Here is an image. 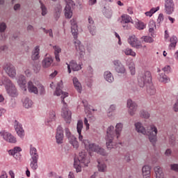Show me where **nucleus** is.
<instances>
[{
    "instance_id": "nucleus-54",
    "label": "nucleus",
    "mask_w": 178,
    "mask_h": 178,
    "mask_svg": "<svg viewBox=\"0 0 178 178\" xmlns=\"http://www.w3.org/2000/svg\"><path fill=\"white\" fill-rule=\"evenodd\" d=\"M43 31L46 34H49V37H51V38H54V33H52V29H49L47 31L45 29H43Z\"/></svg>"
},
{
    "instance_id": "nucleus-18",
    "label": "nucleus",
    "mask_w": 178,
    "mask_h": 178,
    "mask_svg": "<svg viewBox=\"0 0 178 178\" xmlns=\"http://www.w3.org/2000/svg\"><path fill=\"white\" fill-rule=\"evenodd\" d=\"M14 128L15 129V131L17 136H19V137H20L21 138H23L24 137L25 134L24 129H23L22 124L17 122V121H15Z\"/></svg>"
},
{
    "instance_id": "nucleus-24",
    "label": "nucleus",
    "mask_w": 178,
    "mask_h": 178,
    "mask_svg": "<svg viewBox=\"0 0 178 178\" xmlns=\"http://www.w3.org/2000/svg\"><path fill=\"white\" fill-rule=\"evenodd\" d=\"M97 169L99 172L105 173L106 172L107 166L105 162L101 159L97 160Z\"/></svg>"
},
{
    "instance_id": "nucleus-59",
    "label": "nucleus",
    "mask_w": 178,
    "mask_h": 178,
    "mask_svg": "<svg viewBox=\"0 0 178 178\" xmlns=\"http://www.w3.org/2000/svg\"><path fill=\"white\" fill-rule=\"evenodd\" d=\"M124 159L127 162H130L131 159H130V153H127Z\"/></svg>"
},
{
    "instance_id": "nucleus-9",
    "label": "nucleus",
    "mask_w": 178,
    "mask_h": 178,
    "mask_svg": "<svg viewBox=\"0 0 178 178\" xmlns=\"http://www.w3.org/2000/svg\"><path fill=\"white\" fill-rule=\"evenodd\" d=\"M64 1L66 4L65 8V16L66 19H72V16H73L72 8H73V6H76V3L73 0H64Z\"/></svg>"
},
{
    "instance_id": "nucleus-5",
    "label": "nucleus",
    "mask_w": 178,
    "mask_h": 178,
    "mask_svg": "<svg viewBox=\"0 0 178 178\" xmlns=\"http://www.w3.org/2000/svg\"><path fill=\"white\" fill-rule=\"evenodd\" d=\"M70 23L72 25V33L74 35V38L76 40V41L74 42L76 49L78 54H79L81 56H83V55H84L85 54L86 49H84V46L81 44V42L79 40H77V33L79 31V30L77 29V22L74 19H72L70 20Z\"/></svg>"
},
{
    "instance_id": "nucleus-29",
    "label": "nucleus",
    "mask_w": 178,
    "mask_h": 178,
    "mask_svg": "<svg viewBox=\"0 0 178 178\" xmlns=\"http://www.w3.org/2000/svg\"><path fill=\"white\" fill-rule=\"evenodd\" d=\"M54 50L55 59L56 62H60V58H59V54L62 52V49L58 45L53 46Z\"/></svg>"
},
{
    "instance_id": "nucleus-45",
    "label": "nucleus",
    "mask_w": 178,
    "mask_h": 178,
    "mask_svg": "<svg viewBox=\"0 0 178 178\" xmlns=\"http://www.w3.org/2000/svg\"><path fill=\"white\" fill-rule=\"evenodd\" d=\"M159 10V6L156 8H153L149 11L146 12L145 14L146 16H149V17H151V16H152L154 13L158 12Z\"/></svg>"
},
{
    "instance_id": "nucleus-12",
    "label": "nucleus",
    "mask_w": 178,
    "mask_h": 178,
    "mask_svg": "<svg viewBox=\"0 0 178 178\" xmlns=\"http://www.w3.org/2000/svg\"><path fill=\"white\" fill-rule=\"evenodd\" d=\"M3 70L11 79H15L16 77V68L15 66L10 63H7L3 66Z\"/></svg>"
},
{
    "instance_id": "nucleus-64",
    "label": "nucleus",
    "mask_w": 178,
    "mask_h": 178,
    "mask_svg": "<svg viewBox=\"0 0 178 178\" xmlns=\"http://www.w3.org/2000/svg\"><path fill=\"white\" fill-rule=\"evenodd\" d=\"M158 22H163V14H159L158 17Z\"/></svg>"
},
{
    "instance_id": "nucleus-33",
    "label": "nucleus",
    "mask_w": 178,
    "mask_h": 178,
    "mask_svg": "<svg viewBox=\"0 0 178 178\" xmlns=\"http://www.w3.org/2000/svg\"><path fill=\"white\" fill-rule=\"evenodd\" d=\"M146 86L147 94H149V95H155L156 90H155V87H154L152 83H148V85Z\"/></svg>"
},
{
    "instance_id": "nucleus-47",
    "label": "nucleus",
    "mask_w": 178,
    "mask_h": 178,
    "mask_svg": "<svg viewBox=\"0 0 178 178\" xmlns=\"http://www.w3.org/2000/svg\"><path fill=\"white\" fill-rule=\"evenodd\" d=\"M140 116L144 118L145 119H148V118H149V114L148 113L147 111L143 110L140 113Z\"/></svg>"
},
{
    "instance_id": "nucleus-8",
    "label": "nucleus",
    "mask_w": 178,
    "mask_h": 178,
    "mask_svg": "<svg viewBox=\"0 0 178 178\" xmlns=\"http://www.w3.org/2000/svg\"><path fill=\"white\" fill-rule=\"evenodd\" d=\"M138 86L142 88L152 83V76L151 75V72L149 71H146L140 74L138 78Z\"/></svg>"
},
{
    "instance_id": "nucleus-19",
    "label": "nucleus",
    "mask_w": 178,
    "mask_h": 178,
    "mask_svg": "<svg viewBox=\"0 0 178 178\" xmlns=\"http://www.w3.org/2000/svg\"><path fill=\"white\" fill-rule=\"evenodd\" d=\"M52 63H54V60L52 59V57L51 56H47L42 60V67L44 69H48V67H50Z\"/></svg>"
},
{
    "instance_id": "nucleus-48",
    "label": "nucleus",
    "mask_w": 178,
    "mask_h": 178,
    "mask_svg": "<svg viewBox=\"0 0 178 178\" xmlns=\"http://www.w3.org/2000/svg\"><path fill=\"white\" fill-rule=\"evenodd\" d=\"M142 38L145 42H149V44H151V42H154V39L150 36H144Z\"/></svg>"
},
{
    "instance_id": "nucleus-51",
    "label": "nucleus",
    "mask_w": 178,
    "mask_h": 178,
    "mask_svg": "<svg viewBox=\"0 0 178 178\" xmlns=\"http://www.w3.org/2000/svg\"><path fill=\"white\" fill-rule=\"evenodd\" d=\"M170 168L171 170L178 172V164H176V163L171 164V165H170Z\"/></svg>"
},
{
    "instance_id": "nucleus-1",
    "label": "nucleus",
    "mask_w": 178,
    "mask_h": 178,
    "mask_svg": "<svg viewBox=\"0 0 178 178\" xmlns=\"http://www.w3.org/2000/svg\"><path fill=\"white\" fill-rule=\"evenodd\" d=\"M123 129V124L118 123L115 127L113 126H110L107 129V135L106 136V144L108 149H112V148H118V144L122 145V143H118L119 137H120V134L122 133V129Z\"/></svg>"
},
{
    "instance_id": "nucleus-39",
    "label": "nucleus",
    "mask_w": 178,
    "mask_h": 178,
    "mask_svg": "<svg viewBox=\"0 0 178 178\" xmlns=\"http://www.w3.org/2000/svg\"><path fill=\"white\" fill-rule=\"evenodd\" d=\"M122 52H123V54L127 55V56H133L134 58H135V56L136 55V52L130 48H127V49L122 50Z\"/></svg>"
},
{
    "instance_id": "nucleus-41",
    "label": "nucleus",
    "mask_w": 178,
    "mask_h": 178,
    "mask_svg": "<svg viewBox=\"0 0 178 178\" xmlns=\"http://www.w3.org/2000/svg\"><path fill=\"white\" fill-rule=\"evenodd\" d=\"M170 42L171 43L169 45L170 49H172V48H175L176 44H177V37H176V36L171 37Z\"/></svg>"
},
{
    "instance_id": "nucleus-4",
    "label": "nucleus",
    "mask_w": 178,
    "mask_h": 178,
    "mask_svg": "<svg viewBox=\"0 0 178 178\" xmlns=\"http://www.w3.org/2000/svg\"><path fill=\"white\" fill-rule=\"evenodd\" d=\"M135 127L138 133H140L144 136H145V134H147L150 143L153 145H155V144L156 143V140L158 139V128H156L155 125L151 124L149 129H147V131L144 126H143V124H141V122H136Z\"/></svg>"
},
{
    "instance_id": "nucleus-60",
    "label": "nucleus",
    "mask_w": 178,
    "mask_h": 178,
    "mask_svg": "<svg viewBox=\"0 0 178 178\" xmlns=\"http://www.w3.org/2000/svg\"><path fill=\"white\" fill-rule=\"evenodd\" d=\"M165 155L166 156H170V155H172V150L170 149H168L165 152Z\"/></svg>"
},
{
    "instance_id": "nucleus-14",
    "label": "nucleus",
    "mask_w": 178,
    "mask_h": 178,
    "mask_svg": "<svg viewBox=\"0 0 178 178\" xmlns=\"http://www.w3.org/2000/svg\"><path fill=\"white\" fill-rule=\"evenodd\" d=\"M0 134L1 137H3V140H5V141H7V143H11V144H15L17 141L16 140V138L13 136L12 134L6 131H1Z\"/></svg>"
},
{
    "instance_id": "nucleus-15",
    "label": "nucleus",
    "mask_w": 178,
    "mask_h": 178,
    "mask_svg": "<svg viewBox=\"0 0 178 178\" xmlns=\"http://www.w3.org/2000/svg\"><path fill=\"white\" fill-rule=\"evenodd\" d=\"M67 66L68 73H72V70L73 72H79V70H81V64H77L76 60H72L70 62V63H66Z\"/></svg>"
},
{
    "instance_id": "nucleus-49",
    "label": "nucleus",
    "mask_w": 178,
    "mask_h": 178,
    "mask_svg": "<svg viewBox=\"0 0 178 178\" xmlns=\"http://www.w3.org/2000/svg\"><path fill=\"white\" fill-rule=\"evenodd\" d=\"M163 72H164V73H166L167 74H169V73H170V72H172V68L170 67V65H165L163 69H162Z\"/></svg>"
},
{
    "instance_id": "nucleus-42",
    "label": "nucleus",
    "mask_w": 178,
    "mask_h": 178,
    "mask_svg": "<svg viewBox=\"0 0 178 178\" xmlns=\"http://www.w3.org/2000/svg\"><path fill=\"white\" fill-rule=\"evenodd\" d=\"M135 27L138 30H144L145 28V24H144L143 22L138 21L135 24Z\"/></svg>"
},
{
    "instance_id": "nucleus-17",
    "label": "nucleus",
    "mask_w": 178,
    "mask_h": 178,
    "mask_svg": "<svg viewBox=\"0 0 178 178\" xmlns=\"http://www.w3.org/2000/svg\"><path fill=\"white\" fill-rule=\"evenodd\" d=\"M113 65L115 66V70L117 73H126V68L124 67V65L122 64V63L119 60H114Z\"/></svg>"
},
{
    "instance_id": "nucleus-22",
    "label": "nucleus",
    "mask_w": 178,
    "mask_h": 178,
    "mask_svg": "<svg viewBox=\"0 0 178 178\" xmlns=\"http://www.w3.org/2000/svg\"><path fill=\"white\" fill-rule=\"evenodd\" d=\"M22 151V148L19 147H14L13 149H11L8 152L9 155H12L15 158V159H20V152Z\"/></svg>"
},
{
    "instance_id": "nucleus-13",
    "label": "nucleus",
    "mask_w": 178,
    "mask_h": 178,
    "mask_svg": "<svg viewBox=\"0 0 178 178\" xmlns=\"http://www.w3.org/2000/svg\"><path fill=\"white\" fill-rule=\"evenodd\" d=\"M164 6L167 15H172L175 12V2L173 0H164Z\"/></svg>"
},
{
    "instance_id": "nucleus-36",
    "label": "nucleus",
    "mask_w": 178,
    "mask_h": 178,
    "mask_svg": "<svg viewBox=\"0 0 178 178\" xmlns=\"http://www.w3.org/2000/svg\"><path fill=\"white\" fill-rule=\"evenodd\" d=\"M30 166L32 170L38 169V159H31Z\"/></svg>"
},
{
    "instance_id": "nucleus-28",
    "label": "nucleus",
    "mask_w": 178,
    "mask_h": 178,
    "mask_svg": "<svg viewBox=\"0 0 178 178\" xmlns=\"http://www.w3.org/2000/svg\"><path fill=\"white\" fill-rule=\"evenodd\" d=\"M88 23L90 25H88V29L92 34V35H95V26L93 25L94 24V19H92V17H88Z\"/></svg>"
},
{
    "instance_id": "nucleus-3",
    "label": "nucleus",
    "mask_w": 178,
    "mask_h": 178,
    "mask_svg": "<svg viewBox=\"0 0 178 178\" xmlns=\"http://www.w3.org/2000/svg\"><path fill=\"white\" fill-rule=\"evenodd\" d=\"M63 88V82L60 81L57 83L54 95H57V97L61 95V103L63 104L61 116L65 119L67 123H70V121L72 120V112L69 111L67 104L65 102V98H66V97H69V93L62 91Z\"/></svg>"
},
{
    "instance_id": "nucleus-56",
    "label": "nucleus",
    "mask_w": 178,
    "mask_h": 178,
    "mask_svg": "<svg viewBox=\"0 0 178 178\" xmlns=\"http://www.w3.org/2000/svg\"><path fill=\"white\" fill-rule=\"evenodd\" d=\"M83 122H84V124L86 127V130H88L90 129V124H88V120L87 119V118H85Z\"/></svg>"
},
{
    "instance_id": "nucleus-55",
    "label": "nucleus",
    "mask_w": 178,
    "mask_h": 178,
    "mask_svg": "<svg viewBox=\"0 0 178 178\" xmlns=\"http://www.w3.org/2000/svg\"><path fill=\"white\" fill-rule=\"evenodd\" d=\"M65 131L66 137H67V138H70L72 135V133H70V130L69 129V128H65Z\"/></svg>"
},
{
    "instance_id": "nucleus-32",
    "label": "nucleus",
    "mask_w": 178,
    "mask_h": 178,
    "mask_svg": "<svg viewBox=\"0 0 178 178\" xmlns=\"http://www.w3.org/2000/svg\"><path fill=\"white\" fill-rule=\"evenodd\" d=\"M68 139L70 140V144H71L75 149H77V148H79V141H77V138L74 136H72Z\"/></svg>"
},
{
    "instance_id": "nucleus-6",
    "label": "nucleus",
    "mask_w": 178,
    "mask_h": 178,
    "mask_svg": "<svg viewBox=\"0 0 178 178\" xmlns=\"http://www.w3.org/2000/svg\"><path fill=\"white\" fill-rule=\"evenodd\" d=\"M88 163H90V156L87 155V152H80L78 160L74 161V168L76 169V173L81 172L82 168L88 166Z\"/></svg>"
},
{
    "instance_id": "nucleus-23",
    "label": "nucleus",
    "mask_w": 178,
    "mask_h": 178,
    "mask_svg": "<svg viewBox=\"0 0 178 178\" xmlns=\"http://www.w3.org/2000/svg\"><path fill=\"white\" fill-rule=\"evenodd\" d=\"M142 176L143 178H151V167L149 165H144L142 168Z\"/></svg>"
},
{
    "instance_id": "nucleus-25",
    "label": "nucleus",
    "mask_w": 178,
    "mask_h": 178,
    "mask_svg": "<svg viewBox=\"0 0 178 178\" xmlns=\"http://www.w3.org/2000/svg\"><path fill=\"white\" fill-rule=\"evenodd\" d=\"M154 173L156 175V178H165L163 170L160 166L154 167Z\"/></svg>"
},
{
    "instance_id": "nucleus-2",
    "label": "nucleus",
    "mask_w": 178,
    "mask_h": 178,
    "mask_svg": "<svg viewBox=\"0 0 178 178\" xmlns=\"http://www.w3.org/2000/svg\"><path fill=\"white\" fill-rule=\"evenodd\" d=\"M76 130L79 134V140L81 141L82 144L84 145L85 148L89 151V152H97L102 156H106L107 154L105 149L101 148L99 145L95 143H90L88 140H83V135H81V130H83V120H79L76 124Z\"/></svg>"
},
{
    "instance_id": "nucleus-16",
    "label": "nucleus",
    "mask_w": 178,
    "mask_h": 178,
    "mask_svg": "<svg viewBox=\"0 0 178 178\" xmlns=\"http://www.w3.org/2000/svg\"><path fill=\"white\" fill-rule=\"evenodd\" d=\"M127 105L129 115H131V116H134L137 111V104L135 102H134L131 99H128Z\"/></svg>"
},
{
    "instance_id": "nucleus-30",
    "label": "nucleus",
    "mask_w": 178,
    "mask_h": 178,
    "mask_svg": "<svg viewBox=\"0 0 178 178\" xmlns=\"http://www.w3.org/2000/svg\"><path fill=\"white\" fill-rule=\"evenodd\" d=\"M32 60H38L40 59V47L36 46L33 51L31 56Z\"/></svg>"
},
{
    "instance_id": "nucleus-46",
    "label": "nucleus",
    "mask_w": 178,
    "mask_h": 178,
    "mask_svg": "<svg viewBox=\"0 0 178 178\" xmlns=\"http://www.w3.org/2000/svg\"><path fill=\"white\" fill-rule=\"evenodd\" d=\"M40 2V9L42 10V16H45L48 13V10L47 9V7H45V5L42 4V3Z\"/></svg>"
},
{
    "instance_id": "nucleus-27",
    "label": "nucleus",
    "mask_w": 178,
    "mask_h": 178,
    "mask_svg": "<svg viewBox=\"0 0 178 178\" xmlns=\"http://www.w3.org/2000/svg\"><path fill=\"white\" fill-rule=\"evenodd\" d=\"M158 79L160 83H163V84H166L167 83L170 82V78L166 76V74L163 72L159 74Z\"/></svg>"
},
{
    "instance_id": "nucleus-63",
    "label": "nucleus",
    "mask_w": 178,
    "mask_h": 178,
    "mask_svg": "<svg viewBox=\"0 0 178 178\" xmlns=\"http://www.w3.org/2000/svg\"><path fill=\"white\" fill-rule=\"evenodd\" d=\"M88 3L90 6H92V5H95V3H97V0H89Z\"/></svg>"
},
{
    "instance_id": "nucleus-53",
    "label": "nucleus",
    "mask_w": 178,
    "mask_h": 178,
    "mask_svg": "<svg viewBox=\"0 0 178 178\" xmlns=\"http://www.w3.org/2000/svg\"><path fill=\"white\" fill-rule=\"evenodd\" d=\"M44 91H45L44 86L42 85H39L38 88V92H39L40 94H43Z\"/></svg>"
},
{
    "instance_id": "nucleus-10",
    "label": "nucleus",
    "mask_w": 178,
    "mask_h": 178,
    "mask_svg": "<svg viewBox=\"0 0 178 178\" xmlns=\"http://www.w3.org/2000/svg\"><path fill=\"white\" fill-rule=\"evenodd\" d=\"M128 43L134 48H136V49L146 48V46H143V44H141V42L138 40V38H137L136 35L129 36L128 38Z\"/></svg>"
},
{
    "instance_id": "nucleus-37",
    "label": "nucleus",
    "mask_w": 178,
    "mask_h": 178,
    "mask_svg": "<svg viewBox=\"0 0 178 178\" xmlns=\"http://www.w3.org/2000/svg\"><path fill=\"white\" fill-rule=\"evenodd\" d=\"M73 84L76 90L78 91V92H81V83H80L77 78L74 77L73 79Z\"/></svg>"
},
{
    "instance_id": "nucleus-35",
    "label": "nucleus",
    "mask_w": 178,
    "mask_h": 178,
    "mask_svg": "<svg viewBox=\"0 0 178 178\" xmlns=\"http://www.w3.org/2000/svg\"><path fill=\"white\" fill-rule=\"evenodd\" d=\"M23 106L24 108H26L27 109L29 108H31L33 106V101L31 99H29V97H26L22 100Z\"/></svg>"
},
{
    "instance_id": "nucleus-11",
    "label": "nucleus",
    "mask_w": 178,
    "mask_h": 178,
    "mask_svg": "<svg viewBox=\"0 0 178 178\" xmlns=\"http://www.w3.org/2000/svg\"><path fill=\"white\" fill-rule=\"evenodd\" d=\"M120 23H122V27L124 29V30H129V29H130V26H129V23L134 24V22H133V19L129 15L123 14L121 15Z\"/></svg>"
},
{
    "instance_id": "nucleus-7",
    "label": "nucleus",
    "mask_w": 178,
    "mask_h": 178,
    "mask_svg": "<svg viewBox=\"0 0 178 178\" xmlns=\"http://www.w3.org/2000/svg\"><path fill=\"white\" fill-rule=\"evenodd\" d=\"M0 81H3V85L5 86L7 93L10 97H17L19 93L17 92V89H16V86L12 83V81L9 79V78L6 76H2L1 78Z\"/></svg>"
},
{
    "instance_id": "nucleus-62",
    "label": "nucleus",
    "mask_w": 178,
    "mask_h": 178,
    "mask_svg": "<svg viewBox=\"0 0 178 178\" xmlns=\"http://www.w3.org/2000/svg\"><path fill=\"white\" fill-rule=\"evenodd\" d=\"M57 74H58V71H54L49 75V77L50 79H54V77H55Z\"/></svg>"
},
{
    "instance_id": "nucleus-57",
    "label": "nucleus",
    "mask_w": 178,
    "mask_h": 178,
    "mask_svg": "<svg viewBox=\"0 0 178 178\" xmlns=\"http://www.w3.org/2000/svg\"><path fill=\"white\" fill-rule=\"evenodd\" d=\"M169 144L172 146L176 145V140L175 139V138H170Z\"/></svg>"
},
{
    "instance_id": "nucleus-38",
    "label": "nucleus",
    "mask_w": 178,
    "mask_h": 178,
    "mask_svg": "<svg viewBox=\"0 0 178 178\" xmlns=\"http://www.w3.org/2000/svg\"><path fill=\"white\" fill-rule=\"evenodd\" d=\"M30 155L31 156V159H38V153L37 152V149L33 145H31V149H30Z\"/></svg>"
},
{
    "instance_id": "nucleus-50",
    "label": "nucleus",
    "mask_w": 178,
    "mask_h": 178,
    "mask_svg": "<svg viewBox=\"0 0 178 178\" xmlns=\"http://www.w3.org/2000/svg\"><path fill=\"white\" fill-rule=\"evenodd\" d=\"M116 109V106L115 105H111L108 109V117L111 118L112 116V113H113V111Z\"/></svg>"
},
{
    "instance_id": "nucleus-26",
    "label": "nucleus",
    "mask_w": 178,
    "mask_h": 178,
    "mask_svg": "<svg viewBox=\"0 0 178 178\" xmlns=\"http://www.w3.org/2000/svg\"><path fill=\"white\" fill-rule=\"evenodd\" d=\"M127 66H128L131 74L134 76V74H136V64L134 63V61H133V60H128L127 62Z\"/></svg>"
},
{
    "instance_id": "nucleus-52",
    "label": "nucleus",
    "mask_w": 178,
    "mask_h": 178,
    "mask_svg": "<svg viewBox=\"0 0 178 178\" xmlns=\"http://www.w3.org/2000/svg\"><path fill=\"white\" fill-rule=\"evenodd\" d=\"M5 30H6V24L2 22L1 24H0V32L3 33Z\"/></svg>"
},
{
    "instance_id": "nucleus-34",
    "label": "nucleus",
    "mask_w": 178,
    "mask_h": 178,
    "mask_svg": "<svg viewBox=\"0 0 178 178\" xmlns=\"http://www.w3.org/2000/svg\"><path fill=\"white\" fill-rule=\"evenodd\" d=\"M62 12V6L58 4L54 9V17L58 20V17H60V13Z\"/></svg>"
},
{
    "instance_id": "nucleus-44",
    "label": "nucleus",
    "mask_w": 178,
    "mask_h": 178,
    "mask_svg": "<svg viewBox=\"0 0 178 178\" xmlns=\"http://www.w3.org/2000/svg\"><path fill=\"white\" fill-rule=\"evenodd\" d=\"M56 119L55 111H50L49 114V118L47 119V123H51V122H54Z\"/></svg>"
},
{
    "instance_id": "nucleus-21",
    "label": "nucleus",
    "mask_w": 178,
    "mask_h": 178,
    "mask_svg": "<svg viewBox=\"0 0 178 178\" xmlns=\"http://www.w3.org/2000/svg\"><path fill=\"white\" fill-rule=\"evenodd\" d=\"M18 85L24 91H27V87L26 84L27 83V81H26V76L24 75H19L17 80Z\"/></svg>"
},
{
    "instance_id": "nucleus-31",
    "label": "nucleus",
    "mask_w": 178,
    "mask_h": 178,
    "mask_svg": "<svg viewBox=\"0 0 178 178\" xmlns=\"http://www.w3.org/2000/svg\"><path fill=\"white\" fill-rule=\"evenodd\" d=\"M28 90L29 92H33V94H38V88L34 86L31 81L28 82Z\"/></svg>"
},
{
    "instance_id": "nucleus-61",
    "label": "nucleus",
    "mask_w": 178,
    "mask_h": 178,
    "mask_svg": "<svg viewBox=\"0 0 178 178\" xmlns=\"http://www.w3.org/2000/svg\"><path fill=\"white\" fill-rule=\"evenodd\" d=\"M0 178H8V174L6 173V172L3 171L1 172V175L0 176Z\"/></svg>"
},
{
    "instance_id": "nucleus-43",
    "label": "nucleus",
    "mask_w": 178,
    "mask_h": 178,
    "mask_svg": "<svg viewBox=\"0 0 178 178\" xmlns=\"http://www.w3.org/2000/svg\"><path fill=\"white\" fill-rule=\"evenodd\" d=\"M155 29H156V24L154 22V20H151L149 22V32L154 33Z\"/></svg>"
},
{
    "instance_id": "nucleus-58",
    "label": "nucleus",
    "mask_w": 178,
    "mask_h": 178,
    "mask_svg": "<svg viewBox=\"0 0 178 178\" xmlns=\"http://www.w3.org/2000/svg\"><path fill=\"white\" fill-rule=\"evenodd\" d=\"M174 112H178V102H176L172 107Z\"/></svg>"
},
{
    "instance_id": "nucleus-40",
    "label": "nucleus",
    "mask_w": 178,
    "mask_h": 178,
    "mask_svg": "<svg viewBox=\"0 0 178 178\" xmlns=\"http://www.w3.org/2000/svg\"><path fill=\"white\" fill-rule=\"evenodd\" d=\"M104 79L108 83H112L114 80L113 76H112V73L109 71H106L104 72Z\"/></svg>"
},
{
    "instance_id": "nucleus-20",
    "label": "nucleus",
    "mask_w": 178,
    "mask_h": 178,
    "mask_svg": "<svg viewBox=\"0 0 178 178\" xmlns=\"http://www.w3.org/2000/svg\"><path fill=\"white\" fill-rule=\"evenodd\" d=\"M56 140L57 144H62L63 143V129L62 127H58L57 128Z\"/></svg>"
}]
</instances>
